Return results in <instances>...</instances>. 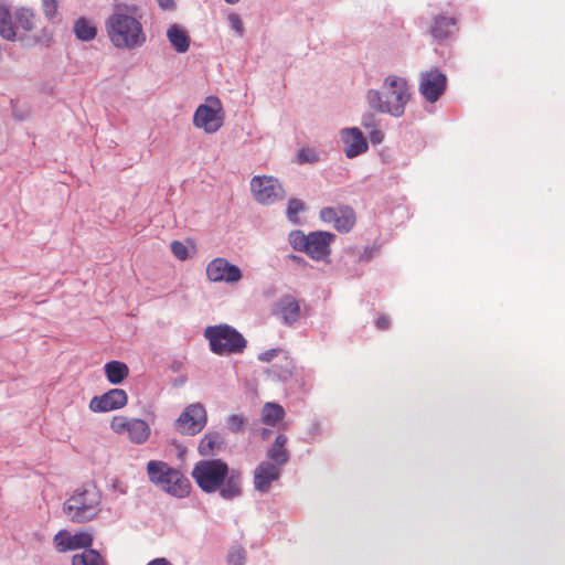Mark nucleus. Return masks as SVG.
Here are the masks:
<instances>
[{
	"label": "nucleus",
	"mask_w": 565,
	"mask_h": 565,
	"mask_svg": "<svg viewBox=\"0 0 565 565\" xmlns=\"http://www.w3.org/2000/svg\"><path fill=\"white\" fill-rule=\"evenodd\" d=\"M339 207H323L320 211V218L326 223H333L337 220Z\"/></svg>",
	"instance_id": "obj_39"
},
{
	"label": "nucleus",
	"mask_w": 565,
	"mask_h": 565,
	"mask_svg": "<svg viewBox=\"0 0 565 565\" xmlns=\"http://www.w3.org/2000/svg\"><path fill=\"white\" fill-rule=\"evenodd\" d=\"M305 211V203L299 199H290L286 210L288 221L295 225L300 224L298 214Z\"/></svg>",
	"instance_id": "obj_32"
},
{
	"label": "nucleus",
	"mask_w": 565,
	"mask_h": 565,
	"mask_svg": "<svg viewBox=\"0 0 565 565\" xmlns=\"http://www.w3.org/2000/svg\"><path fill=\"white\" fill-rule=\"evenodd\" d=\"M74 34L83 42H89L97 35L96 26L86 18H79L74 23Z\"/></svg>",
	"instance_id": "obj_26"
},
{
	"label": "nucleus",
	"mask_w": 565,
	"mask_h": 565,
	"mask_svg": "<svg viewBox=\"0 0 565 565\" xmlns=\"http://www.w3.org/2000/svg\"><path fill=\"white\" fill-rule=\"evenodd\" d=\"M447 87V76L437 67L422 71L418 78V92L423 98L434 104L445 93Z\"/></svg>",
	"instance_id": "obj_8"
},
{
	"label": "nucleus",
	"mask_w": 565,
	"mask_h": 565,
	"mask_svg": "<svg viewBox=\"0 0 565 565\" xmlns=\"http://www.w3.org/2000/svg\"><path fill=\"white\" fill-rule=\"evenodd\" d=\"M288 438L284 434H278L271 444V446L267 449V458L268 461L279 466L284 467L288 463L290 459L289 451L286 448Z\"/></svg>",
	"instance_id": "obj_19"
},
{
	"label": "nucleus",
	"mask_w": 565,
	"mask_h": 565,
	"mask_svg": "<svg viewBox=\"0 0 565 565\" xmlns=\"http://www.w3.org/2000/svg\"><path fill=\"white\" fill-rule=\"evenodd\" d=\"M361 125L367 131H371V130L375 129L376 128L375 116L373 114H371V113H367V114L363 115L362 120H361Z\"/></svg>",
	"instance_id": "obj_40"
},
{
	"label": "nucleus",
	"mask_w": 565,
	"mask_h": 565,
	"mask_svg": "<svg viewBox=\"0 0 565 565\" xmlns=\"http://www.w3.org/2000/svg\"><path fill=\"white\" fill-rule=\"evenodd\" d=\"M227 561L231 565H243L245 561V551L242 547H234L230 551Z\"/></svg>",
	"instance_id": "obj_36"
},
{
	"label": "nucleus",
	"mask_w": 565,
	"mask_h": 565,
	"mask_svg": "<svg viewBox=\"0 0 565 565\" xmlns=\"http://www.w3.org/2000/svg\"><path fill=\"white\" fill-rule=\"evenodd\" d=\"M254 199L260 204H274L285 198V190L278 179L267 175H255L250 180Z\"/></svg>",
	"instance_id": "obj_9"
},
{
	"label": "nucleus",
	"mask_w": 565,
	"mask_h": 565,
	"mask_svg": "<svg viewBox=\"0 0 565 565\" xmlns=\"http://www.w3.org/2000/svg\"><path fill=\"white\" fill-rule=\"evenodd\" d=\"M147 565H172V563L164 557H158L150 561Z\"/></svg>",
	"instance_id": "obj_48"
},
{
	"label": "nucleus",
	"mask_w": 565,
	"mask_h": 565,
	"mask_svg": "<svg viewBox=\"0 0 565 565\" xmlns=\"http://www.w3.org/2000/svg\"><path fill=\"white\" fill-rule=\"evenodd\" d=\"M107 35L117 49L132 50L146 42V34L140 21L117 7L105 23Z\"/></svg>",
	"instance_id": "obj_3"
},
{
	"label": "nucleus",
	"mask_w": 565,
	"mask_h": 565,
	"mask_svg": "<svg viewBox=\"0 0 565 565\" xmlns=\"http://www.w3.org/2000/svg\"><path fill=\"white\" fill-rule=\"evenodd\" d=\"M206 276L212 282L234 284L242 279L243 274L238 266L231 264L226 258L217 257L207 264Z\"/></svg>",
	"instance_id": "obj_12"
},
{
	"label": "nucleus",
	"mask_w": 565,
	"mask_h": 565,
	"mask_svg": "<svg viewBox=\"0 0 565 565\" xmlns=\"http://www.w3.org/2000/svg\"><path fill=\"white\" fill-rule=\"evenodd\" d=\"M281 353L280 349H269L258 354V360L262 362H270L275 356Z\"/></svg>",
	"instance_id": "obj_42"
},
{
	"label": "nucleus",
	"mask_w": 565,
	"mask_h": 565,
	"mask_svg": "<svg viewBox=\"0 0 565 565\" xmlns=\"http://www.w3.org/2000/svg\"><path fill=\"white\" fill-rule=\"evenodd\" d=\"M42 9L49 20L54 19L57 13V0H42Z\"/></svg>",
	"instance_id": "obj_37"
},
{
	"label": "nucleus",
	"mask_w": 565,
	"mask_h": 565,
	"mask_svg": "<svg viewBox=\"0 0 565 565\" xmlns=\"http://www.w3.org/2000/svg\"><path fill=\"white\" fill-rule=\"evenodd\" d=\"M72 565H107L104 557L93 548L87 547L72 557Z\"/></svg>",
	"instance_id": "obj_27"
},
{
	"label": "nucleus",
	"mask_w": 565,
	"mask_h": 565,
	"mask_svg": "<svg viewBox=\"0 0 565 565\" xmlns=\"http://www.w3.org/2000/svg\"><path fill=\"white\" fill-rule=\"evenodd\" d=\"M53 542L58 553L79 548L86 550L93 543V534L88 531H79L75 534H71L66 530H61L54 535Z\"/></svg>",
	"instance_id": "obj_14"
},
{
	"label": "nucleus",
	"mask_w": 565,
	"mask_h": 565,
	"mask_svg": "<svg viewBox=\"0 0 565 565\" xmlns=\"http://www.w3.org/2000/svg\"><path fill=\"white\" fill-rule=\"evenodd\" d=\"M288 259H290L291 262H294V263H296L297 265H300V266H305L307 264V262L305 260L303 257L298 256L296 254L288 255Z\"/></svg>",
	"instance_id": "obj_47"
},
{
	"label": "nucleus",
	"mask_w": 565,
	"mask_h": 565,
	"mask_svg": "<svg viewBox=\"0 0 565 565\" xmlns=\"http://www.w3.org/2000/svg\"><path fill=\"white\" fill-rule=\"evenodd\" d=\"M204 338L209 340L210 350L217 355L238 354L247 347L243 334L228 324L206 327Z\"/></svg>",
	"instance_id": "obj_6"
},
{
	"label": "nucleus",
	"mask_w": 565,
	"mask_h": 565,
	"mask_svg": "<svg viewBox=\"0 0 565 565\" xmlns=\"http://www.w3.org/2000/svg\"><path fill=\"white\" fill-rule=\"evenodd\" d=\"M321 433V425L319 422L313 420L308 427V435L310 436V441H312L316 436Z\"/></svg>",
	"instance_id": "obj_43"
},
{
	"label": "nucleus",
	"mask_w": 565,
	"mask_h": 565,
	"mask_svg": "<svg viewBox=\"0 0 565 565\" xmlns=\"http://www.w3.org/2000/svg\"><path fill=\"white\" fill-rule=\"evenodd\" d=\"M207 415L201 403L190 404L174 422V428L182 435L194 436L206 425Z\"/></svg>",
	"instance_id": "obj_10"
},
{
	"label": "nucleus",
	"mask_w": 565,
	"mask_h": 565,
	"mask_svg": "<svg viewBox=\"0 0 565 565\" xmlns=\"http://www.w3.org/2000/svg\"><path fill=\"white\" fill-rule=\"evenodd\" d=\"M375 326L379 330H385L388 328L390 326V319L388 317L386 316H380L376 321H375Z\"/></svg>",
	"instance_id": "obj_45"
},
{
	"label": "nucleus",
	"mask_w": 565,
	"mask_h": 565,
	"mask_svg": "<svg viewBox=\"0 0 565 565\" xmlns=\"http://www.w3.org/2000/svg\"><path fill=\"white\" fill-rule=\"evenodd\" d=\"M376 253H377V248L376 247H374V246L373 247L365 246L363 248V250L359 254V259L361 262L367 263V262H370L374 257V255Z\"/></svg>",
	"instance_id": "obj_41"
},
{
	"label": "nucleus",
	"mask_w": 565,
	"mask_h": 565,
	"mask_svg": "<svg viewBox=\"0 0 565 565\" xmlns=\"http://www.w3.org/2000/svg\"><path fill=\"white\" fill-rule=\"evenodd\" d=\"M457 20L454 17L439 14L435 17L430 33L437 40L451 36L456 30Z\"/></svg>",
	"instance_id": "obj_21"
},
{
	"label": "nucleus",
	"mask_w": 565,
	"mask_h": 565,
	"mask_svg": "<svg viewBox=\"0 0 565 565\" xmlns=\"http://www.w3.org/2000/svg\"><path fill=\"white\" fill-rule=\"evenodd\" d=\"M285 416V409L277 403H266L262 409V420L264 424L275 426Z\"/></svg>",
	"instance_id": "obj_28"
},
{
	"label": "nucleus",
	"mask_w": 565,
	"mask_h": 565,
	"mask_svg": "<svg viewBox=\"0 0 565 565\" xmlns=\"http://www.w3.org/2000/svg\"><path fill=\"white\" fill-rule=\"evenodd\" d=\"M105 374L109 383L120 384L129 374L127 364L120 361H109L104 365Z\"/></svg>",
	"instance_id": "obj_24"
},
{
	"label": "nucleus",
	"mask_w": 565,
	"mask_h": 565,
	"mask_svg": "<svg viewBox=\"0 0 565 565\" xmlns=\"http://www.w3.org/2000/svg\"><path fill=\"white\" fill-rule=\"evenodd\" d=\"M309 234H305L300 230H294L288 234V243L294 250L305 253L308 250Z\"/></svg>",
	"instance_id": "obj_31"
},
{
	"label": "nucleus",
	"mask_w": 565,
	"mask_h": 565,
	"mask_svg": "<svg viewBox=\"0 0 565 565\" xmlns=\"http://www.w3.org/2000/svg\"><path fill=\"white\" fill-rule=\"evenodd\" d=\"M157 1H158L159 7L162 10H173L175 8L174 0H157Z\"/></svg>",
	"instance_id": "obj_46"
},
{
	"label": "nucleus",
	"mask_w": 565,
	"mask_h": 565,
	"mask_svg": "<svg viewBox=\"0 0 565 565\" xmlns=\"http://www.w3.org/2000/svg\"><path fill=\"white\" fill-rule=\"evenodd\" d=\"M341 140L344 143L345 157L349 159L364 153L369 148L362 131L356 127L342 129Z\"/></svg>",
	"instance_id": "obj_17"
},
{
	"label": "nucleus",
	"mask_w": 565,
	"mask_h": 565,
	"mask_svg": "<svg viewBox=\"0 0 565 565\" xmlns=\"http://www.w3.org/2000/svg\"><path fill=\"white\" fill-rule=\"evenodd\" d=\"M270 433L271 431L269 429L265 428V429H263L262 437L265 439V438H267L269 436Z\"/></svg>",
	"instance_id": "obj_49"
},
{
	"label": "nucleus",
	"mask_w": 565,
	"mask_h": 565,
	"mask_svg": "<svg viewBox=\"0 0 565 565\" xmlns=\"http://www.w3.org/2000/svg\"><path fill=\"white\" fill-rule=\"evenodd\" d=\"M147 473L153 484L175 498H185L190 493V480L179 469L170 467L164 461H149Z\"/></svg>",
	"instance_id": "obj_4"
},
{
	"label": "nucleus",
	"mask_w": 565,
	"mask_h": 565,
	"mask_svg": "<svg viewBox=\"0 0 565 565\" xmlns=\"http://www.w3.org/2000/svg\"><path fill=\"white\" fill-rule=\"evenodd\" d=\"M334 239L335 235L330 232H310L306 255L317 262H328L331 254V243Z\"/></svg>",
	"instance_id": "obj_13"
},
{
	"label": "nucleus",
	"mask_w": 565,
	"mask_h": 565,
	"mask_svg": "<svg viewBox=\"0 0 565 565\" xmlns=\"http://www.w3.org/2000/svg\"><path fill=\"white\" fill-rule=\"evenodd\" d=\"M277 309L281 321L287 326H292L300 317L299 302L291 295L281 297L277 302Z\"/></svg>",
	"instance_id": "obj_18"
},
{
	"label": "nucleus",
	"mask_w": 565,
	"mask_h": 565,
	"mask_svg": "<svg viewBox=\"0 0 565 565\" xmlns=\"http://www.w3.org/2000/svg\"><path fill=\"white\" fill-rule=\"evenodd\" d=\"M171 252L180 260H185L189 257L188 247L179 241H173L171 243Z\"/></svg>",
	"instance_id": "obj_35"
},
{
	"label": "nucleus",
	"mask_w": 565,
	"mask_h": 565,
	"mask_svg": "<svg viewBox=\"0 0 565 565\" xmlns=\"http://www.w3.org/2000/svg\"><path fill=\"white\" fill-rule=\"evenodd\" d=\"M297 160L299 163H316L320 161V152L315 148H302L297 153Z\"/></svg>",
	"instance_id": "obj_33"
},
{
	"label": "nucleus",
	"mask_w": 565,
	"mask_h": 565,
	"mask_svg": "<svg viewBox=\"0 0 565 565\" xmlns=\"http://www.w3.org/2000/svg\"><path fill=\"white\" fill-rule=\"evenodd\" d=\"M14 19L18 26L23 31L30 32L34 29V13L28 8H19L14 12Z\"/></svg>",
	"instance_id": "obj_30"
},
{
	"label": "nucleus",
	"mask_w": 565,
	"mask_h": 565,
	"mask_svg": "<svg viewBox=\"0 0 565 565\" xmlns=\"http://www.w3.org/2000/svg\"><path fill=\"white\" fill-rule=\"evenodd\" d=\"M281 476V467L270 462L262 461L254 470V488L260 493H267L271 483Z\"/></svg>",
	"instance_id": "obj_16"
},
{
	"label": "nucleus",
	"mask_w": 565,
	"mask_h": 565,
	"mask_svg": "<svg viewBox=\"0 0 565 565\" xmlns=\"http://www.w3.org/2000/svg\"><path fill=\"white\" fill-rule=\"evenodd\" d=\"M199 488L205 493L218 492L226 501L234 500L243 493V473L230 468L220 458L198 461L191 472Z\"/></svg>",
	"instance_id": "obj_1"
},
{
	"label": "nucleus",
	"mask_w": 565,
	"mask_h": 565,
	"mask_svg": "<svg viewBox=\"0 0 565 565\" xmlns=\"http://www.w3.org/2000/svg\"><path fill=\"white\" fill-rule=\"evenodd\" d=\"M224 437L218 431H209L201 439L198 451L203 457L214 456L224 447Z\"/></svg>",
	"instance_id": "obj_20"
},
{
	"label": "nucleus",
	"mask_w": 565,
	"mask_h": 565,
	"mask_svg": "<svg viewBox=\"0 0 565 565\" xmlns=\"http://www.w3.org/2000/svg\"><path fill=\"white\" fill-rule=\"evenodd\" d=\"M128 402L126 391L111 388L108 392L94 396L89 402V408L94 413H106L122 408Z\"/></svg>",
	"instance_id": "obj_15"
},
{
	"label": "nucleus",
	"mask_w": 565,
	"mask_h": 565,
	"mask_svg": "<svg viewBox=\"0 0 565 565\" xmlns=\"http://www.w3.org/2000/svg\"><path fill=\"white\" fill-rule=\"evenodd\" d=\"M102 493L95 484L88 483L75 490L64 503V512L77 523L93 520L99 512Z\"/></svg>",
	"instance_id": "obj_5"
},
{
	"label": "nucleus",
	"mask_w": 565,
	"mask_h": 565,
	"mask_svg": "<svg viewBox=\"0 0 565 565\" xmlns=\"http://www.w3.org/2000/svg\"><path fill=\"white\" fill-rule=\"evenodd\" d=\"M167 36L177 52L184 53L189 50L190 38L178 24H172L168 29Z\"/></svg>",
	"instance_id": "obj_23"
},
{
	"label": "nucleus",
	"mask_w": 565,
	"mask_h": 565,
	"mask_svg": "<svg viewBox=\"0 0 565 565\" xmlns=\"http://www.w3.org/2000/svg\"><path fill=\"white\" fill-rule=\"evenodd\" d=\"M355 224L354 210L348 205L339 206L338 216L333 224L334 228L342 233H348Z\"/></svg>",
	"instance_id": "obj_25"
},
{
	"label": "nucleus",
	"mask_w": 565,
	"mask_h": 565,
	"mask_svg": "<svg viewBox=\"0 0 565 565\" xmlns=\"http://www.w3.org/2000/svg\"><path fill=\"white\" fill-rule=\"evenodd\" d=\"M266 373L273 381L287 382L292 376L291 362L286 361L284 365L273 364L266 370Z\"/></svg>",
	"instance_id": "obj_29"
},
{
	"label": "nucleus",
	"mask_w": 565,
	"mask_h": 565,
	"mask_svg": "<svg viewBox=\"0 0 565 565\" xmlns=\"http://www.w3.org/2000/svg\"><path fill=\"white\" fill-rule=\"evenodd\" d=\"M227 20L232 30H234L238 36H242L244 34V26L241 17L236 13H231Z\"/></svg>",
	"instance_id": "obj_38"
},
{
	"label": "nucleus",
	"mask_w": 565,
	"mask_h": 565,
	"mask_svg": "<svg viewBox=\"0 0 565 565\" xmlns=\"http://www.w3.org/2000/svg\"><path fill=\"white\" fill-rule=\"evenodd\" d=\"M224 1L228 4H235V3L239 2V0H224Z\"/></svg>",
	"instance_id": "obj_50"
},
{
	"label": "nucleus",
	"mask_w": 565,
	"mask_h": 565,
	"mask_svg": "<svg viewBox=\"0 0 565 565\" xmlns=\"http://www.w3.org/2000/svg\"><path fill=\"white\" fill-rule=\"evenodd\" d=\"M0 35L8 41L18 39L10 7L3 1H0Z\"/></svg>",
	"instance_id": "obj_22"
},
{
	"label": "nucleus",
	"mask_w": 565,
	"mask_h": 565,
	"mask_svg": "<svg viewBox=\"0 0 565 565\" xmlns=\"http://www.w3.org/2000/svg\"><path fill=\"white\" fill-rule=\"evenodd\" d=\"M369 135H370V140L374 145L381 143L383 141V139H384V134L380 129H377V128L369 131Z\"/></svg>",
	"instance_id": "obj_44"
},
{
	"label": "nucleus",
	"mask_w": 565,
	"mask_h": 565,
	"mask_svg": "<svg viewBox=\"0 0 565 565\" xmlns=\"http://www.w3.org/2000/svg\"><path fill=\"white\" fill-rule=\"evenodd\" d=\"M224 122L223 106L218 97L209 96L205 104H201L193 115V125L206 134H215Z\"/></svg>",
	"instance_id": "obj_7"
},
{
	"label": "nucleus",
	"mask_w": 565,
	"mask_h": 565,
	"mask_svg": "<svg viewBox=\"0 0 565 565\" xmlns=\"http://www.w3.org/2000/svg\"><path fill=\"white\" fill-rule=\"evenodd\" d=\"M246 425V418L239 414H231L226 419V426L232 433H239Z\"/></svg>",
	"instance_id": "obj_34"
},
{
	"label": "nucleus",
	"mask_w": 565,
	"mask_h": 565,
	"mask_svg": "<svg viewBox=\"0 0 565 565\" xmlns=\"http://www.w3.org/2000/svg\"><path fill=\"white\" fill-rule=\"evenodd\" d=\"M412 96L408 81L403 76L390 74L383 79L381 89H369L365 98L372 110L401 118Z\"/></svg>",
	"instance_id": "obj_2"
},
{
	"label": "nucleus",
	"mask_w": 565,
	"mask_h": 565,
	"mask_svg": "<svg viewBox=\"0 0 565 565\" xmlns=\"http://www.w3.org/2000/svg\"><path fill=\"white\" fill-rule=\"evenodd\" d=\"M110 428L116 434H127L129 440L136 445L145 444L151 433L146 420L126 416H115L110 422Z\"/></svg>",
	"instance_id": "obj_11"
}]
</instances>
